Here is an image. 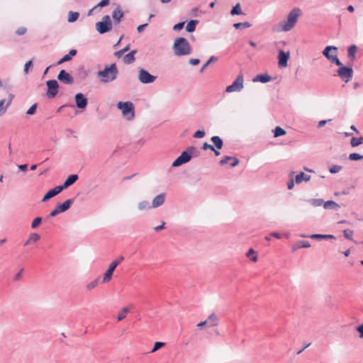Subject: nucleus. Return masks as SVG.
Wrapping results in <instances>:
<instances>
[{"label": "nucleus", "mask_w": 363, "mask_h": 363, "mask_svg": "<svg viewBox=\"0 0 363 363\" xmlns=\"http://www.w3.org/2000/svg\"><path fill=\"white\" fill-rule=\"evenodd\" d=\"M118 70L115 63L106 66L103 70L97 72V77L101 83L108 84L116 79Z\"/></svg>", "instance_id": "f257e3e1"}, {"label": "nucleus", "mask_w": 363, "mask_h": 363, "mask_svg": "<svg viewBox=\"0 0 363 363\" xmlns=\"http://www.w3.org/2000/svg\"><path fill=\"white\" fill-rule=\"evenodd\" d=\"M301 14V10L299 8H294L289 13L286 20H284L279 23L280 30L287 32L291 30L296 25Z\"/></svg>", "instance_id": "f03ea898"}, {"label": "nucleus", "mask_w": 363, "mask_h": 363, "mask_svg": "<svg viewBox=\"0 0 363 363\" xmlns=\"http://www.w3.org/2000/svg\"><path fill=\"white\" fill-rule=\"evenodd\" d=\"M174 52L177 56L191 54V48L188 40L184 38H178L173 45Z\"/></svg>", "instance_id": "7ed1b4c3"}, {"label": "nucleus", "mask_w": 363, "mask_h": 363, "mask_svg": "<svg viewBox=\"0 0 363 363\" xmlns=\"http://www.w3.org/2000/svg\"><path fill=\"white\" fill-rule=\"evenodd\" d=\"M198 151L194 146L188 147L186 151L182 154L173 162L172 166L174 167H179L185 163L189 162L192 157L198 155Z\"/></svg>", "instance_id": "20e7f679"}, {"label": "nucleus", "mask_w": 363, "mask_h": 363, "mask_svg": "<svg viewBox=\"0 0 363 363\" xmlns=\"http://www.w3.org/2000/svg\"><path fill=\"white\" fill-rule=\"evenodd\" d=\"M117 108L122 111L123 116L127 120H132L135 116L133 104L130 101H119L117 104Z\"/></svg>", "instance_id": "39448f33"}, {"label": "nucleus", "mask_w": 363, "mask_h": 363, "mask_svg": "<svg viewBox=\"0 0 363 363\" xmlns=\"http://www.w3.org/2000/svg\"><path fill=\"white\" fill-rule=\"evenodd\" d=\"M96 29L100 34H104L112 29V23L110 16L106 15L102 18L101 21L96 23Z\"/></svg>", "instance_id": "423d86ee"}, {"label": "nucleus", "mask_w": 363, "mask_h": 363, "mask_svg": "<svg viewBox=\"0 0 363 363\" xmlns=\"http://www.w3.org/2000/svg\"><path fill=\"white\" fill-rule=\"evenodd\" d=\"M124 260V257L121 255L118 257L115 260H113L109 265L108 269L104 273L102 282L106 283L109 281L113 276V273L117 266Z\"/></svg>", "instance_id": "0eeeda50"}, {"label": "nucleus", "mask_w": 363, "mask_h": 363, "mask_svg": "<svg viewBox=\"0 0 363 363\" xmlns=\"http://www.w3.org/2000/svg\"><path fill=\"white\" fill-rule=\"evenodd\" d=\"M74 201V199L72 198L66 200L62 203L57 204L55 209L50 213L47 218L56 216L57 214L67 211L69 209Z\"/></svg>", "instance_id": "6e6552de"}, {"label": "nucleus", "mask_w": 363, "mask_h": 363, "mask_svg": "<svg viewBox=\"0 0 363 363\" xmlns=\"http://www.w3.org/2000/svg\"><path fill=\"white\" fill-rule=\"evenodd\" d=\"M138 72V80L143 84H151L157 79L156 76L152 75L143 68H140Z\"/></svg>", "instance_id": "1a4fd4ad"}, {"label": "nucleus", "mask_w": 363, "mask_h": 363, "mask_svg": "<svg viewBox=\"0 0 363 363\" xmlns=\"http://www.w3.org/2000/svg\"><path fill=\"white\" fill-rule=\"evenodd\" d=\"M338 76L345 82H348L353 75V69L352 67L341 65L337 69Z\"/></svg>", "instance_id": "9d476101"}, {"label": "nucleus", "mask_w": 363, "mask_h": 363, "mask_svg": "<svg viewBox=\"0 0 363 363\" xmlns=\"http://www.w3.org/2000/svg\"><path fill=\"white\" fill-rule=\"evenodd\" d=\"M243 82L244 79L242 75H238L233 84L226 87L225 91L230 93L241 91L243 88Z\"/></svg>", "instance_id": "9b49d317"}, {"label": "nucleus", "mask_w": 363, "mask_h": 363, "mask_svg": "<svg viewBox=\"0 0 363 363\" xmlns=\"http://www.w3.org/2000/svg\"><path fill=\"white\" fill-rule=\"evenodd\" d=\"M48 86L47 96L48 98H54L58 92L59 84L55 79L48 80L46 82Z\"/></svg>", "instance_id": "f8f14e48"}, {"label": "nucleus", "mask_w": 363, "mask_h": 363, "mask_svg": "<svg viewBox=\"0 0 363 363\" xmlns=\"http://www.w3.org/2000/svg\"><path fill=\"white\" fill-rule=\"evenodd\" d=\"M76 106L78 108L84 109L86 107L88 100L82 93H77L74 96Z\"/></svg>", "instance_id": "ddd939ff"}, {"label": "nucleus", "mask_w": 363, "mask_h": 363, "mask_svg": "<svg viewBox=\"0 0 363 363\" xmlns=\"http://www.w3.org/2000/svg\"><path fill=\"white\" fill-rule=\"evenodd\" d=\"M57 79L65 84H72L74 82V78L64 69L59 72Z\"/></svg>", "instance_id": "4468645a"}, {"label": "nucleus", "mask_w": 363, "mask_h": 363, "mask_svg": "<svg viewBox=\"0 0 363 363\" xmlns=\"http://www.w3.org/2000/svg\"><path fill=\"white\" fill-rule=\"evenodd\" d=\"M290 57L289 51L285 52L282 50H280L278 55V65L279 67H285L287 66V62Z\"/></svg>", "instance_id": "2eb2a0df"}, {"label": "nucleus", "mask_w": 363, "mask_h": 363, "mask_svg": "<svg viewBox=\"0 0 363 363\" xmlns=\"http://www.w3.org/2000/svg\"><path fill=\"white\" fill-rule=\"evenodd\" d=\"M79 177L77 174H71L69 175L62 185H60L59 187L61 188V190L63 191L65 189L68 188L71 185H72L74 183H75Z\"/></svg>", "instance_id": "dca6fc26"}, {"label": "nucleus", "mask_w": 363, "mask_h": 363, "mask_svg": "<svg viewBox=\"0 0 363 363\" xmlns=\"http://www.w3.org/2000/svg\"><path fill=\"white\" fill-rule=\"evenodd\" d=\"M62 191L61 188L59 186H55V188L49 190L43 196L42 201L45 202L50 199L51 198L55 196L58 194Z\"/></svg>", "instance_id": "f3484780"}, {"label": "nucleus", "mask_w": 363, "mask_h": 363, "mask_svg": "<svg viewBox=\"0 0 363 363\" xmlns=\"http://www.w3.org/2000/svg\"><path fill=\"white\" fill-rule=\"evenodd\" d=\"M229 161H231L230 167H234L239 164V160L235 157L224 156L219 162L220 165L227 164Z\"/></svg>", "instance_id": "a211bd4d"}, {"label": "nucleus", "mask_w": 363, "mask_h": 363, "mask_svg": "<svg viewBox=\"0 0 363 363\" xmlns=\"http://www.w3.org/2000/svg\"><path fill=\"white\" fill-rule=\"evenodd\" d=\"M165 199V194H160L157 196H156L152 202V208H157L160 206H162Z\"/></svg>", "instance_id": "6ab92c4d"}, {"label": "nucleus", "mask_w": 363, "mask_h": 363, "mask_svg": "<svg viewBox=\"0 0 363 363\" xmlns=\"http://www.w3.org/2000/svg\"><path fill=\"white\" fill-rule=\"evenodd\" d=\"M112 17L116 23H119L123 17V12L121 11L120 6H118L116 9L112 13Z\"/></svg>", "instance_id": "aec40b11"}, {"label": "nucleus", "mask_w": 363, "mask_h": 363, "mask_svg": "<svg viewBox=\"0 0 363 363\" xmlns=\"http://www.w3.org/2000/svg\"><path fill=\"white\" fill-rule=\"evenodd\" d=\"M311 247V244L308 241L298 240L292 245V251L295 252L300 248H308Z\"/></svg>", "instance_id": "412c9836"}, {"label": "nucleus", "mask_w": 363, "mask_h": 363, "mask_svg": "<svg viewBox=\"0 0 363 363\" xmlns=\"http://www.w3.org/2000/svg\"><path fill=\"white\" fill-rule=\"evenodd\" d=\"M206 320H208V328L217 326L219 323V319H218V316L214 313H211L208 317V319Z\"/></svg>", "instance_id": "4be33fe9"}, {"label": "nucleus", "mask_w": 363, "mask_h": 363, "mask_svg": "<svg viewBox=\"0 0 363 363\" xmlns=\"http://www.w3.org/2000/svg\"><path fill=\"white\" fill-rule=\"evenodd\" d=\"M77 55V50L74 49H72L69 50V53L63 56L57 62V65L62 64L65 62L69 61L72 57Z\"/></svg>", "instance_id": "5701e85b"}, {"label": "nucleus", "mask_w": 363, "mask_h": 363, "mask_svg": "<svg viewBox=\"0 0 363 363\" xmlns=\"http://www.w3.org/2000/svg\"><path fill=\"white\" fill-rule=\"evenodd\" d=\"M137 50H134L126 54L123 57V62L127 65L132 64L134 62L135 58V55L136 54Z\"/></svg>", "instance_id": "b1692460"}, {"label": "nucleus", "mask_w": 363, "mask_h": 363, "mask_svg": "<svg viewBox=\"0 0 363 363\" xmlns=\"http://www.w3.org/2000/svg\"><path fill=\"white\" fill-rule=\"evenodd\" d=\"M271 80L272 77L267 74H258L252 79L254 82H260L262 83H267Z\"/></svg>", "instance_id": "393cba45"}, {"label": "nucleus", "mask_w": 363, "mask_h": 363, "mask_svg": "<svg viewBox=\"0 0 363 363\" xmlns=\"http://www.w3.org/2000/svg\"><path fill=\"white\" fill-rule=\"evenodd\" d=\"M13 97V96L12 94L9 95V99L8 100L5 106H4V104L5 103V99L0 100V116L4 114L6 111L7 108L9 107V106L11 104V103L12 101Z\"/></svg>", "instance_id": "a878e982"}, {"label": "nucleus", "mask_w": 363, "mask_h": 363, "mask_svg": "<svg viewBox=\"0 0 363 363\" xmlns=\"http://www.w3.org/2000/svg\"><path fill=\"white\" fill-rule=\"evenodd\" d=\"M337 48L335 46L329 45L325 48V49L323 51V55L329 60L330 58H332L333 54H330V51L333 50V52H335L337 51Z\"/></svg>", "instance_id": "bb28decb"}, {"label": "nucleus", "mask_w": 363, "mask_h": 363, "mask_svg": "<svg viewBox=\"0 0 363 363\" xmlns=\"http://www.w3.org/2000/svg\"><path fill=\"white\" fill-rule=\"evenodd\" d=\"M357 50V47L355 45H350L347 49V57L351 61L355 59V54Z\"/></svg>", "instance_id": "cd10ccee"}, {"label": "nucleus", "mask_w": 363, "mask_h": 363, "mask_svg": "<svg viewBox=\"0 0 363 363\" xmlns=\"http://www.w3.org/2000/svg\"><path fill=\"white\" fill-rule=\"evenodd\" d=\"M311 179V176L306 174L304 172H300L295 177L297 184L301 183L303 181L308 182Z\"/></svg>", "instance_id": "c85d7f7f"}, {"label": "nucleus", "mask_w": 363, "mask_h": 363, "mask_svg": "<svg viewBox=\"0 0 363 363\" xmlns=\"http://www.w3.org/2000/svg\"><path fill=\"white\" fill-rule=\"evenodd\" d=\"M211 141L214 144V147H216L218 150H220L223 146V140L219 136L211 137Z\"/></svg>", "instance_id": "c756f323"}, {"label": "nucleus", "mask_w": 363, "mask_h": 363, "mask_svg": "<svg viewBox=\"0 0 363 363\" xmlns=\"http://www.w3.org/2000/svg\"><path fill=\"white\" fill-rule=\"evenodd\" d=\"M311 239L320 240V239H333L335 240V237L333 235H323V234H311L309 235Z\"/></svg>", "instance_id": "7c9ffc66"}, {"label": "nucleus", "mask_w": 363, "mask_h": 363, "mask_svg": "<svg viewBox=\"0 0 363 363\" xmlns=\"http://www.w3.org/2000/svg\"><path fill=\"white\" fill-rule=\"evenodd\" d=\"M324 208L325 209H335L340 208L339 204L333 201H328L323 203Z\"/></svg>", "instance_id": "2f4dec72"}, {"label": "nucleus", "mask_w": 363, "mask_h": 363, "mask_svg": "<svg viewBox=\"0 0 363 363\" xmlns=\"http://www.w3.org/2000/svg\"><path fill=\"white\" fill-rule=\"evenodd\" d=\"M198 23L197 20H191L186 26V30L189 33L194 32Z\"/></svg>", "instance_id": "473e14b6"}, {"label": "nucleus", "mask_w": 363, "mask_h": 363, "mask_svg": "<svg viewBox=\"0 0 363 363\" xmlns=\"http://www.w3.org/2000/svg\"><path fill=\"white\" fill-rule=\"evenodd\" d=\"M362 143H363V137H359V138L353 137L350 140V145L353 147L359 146V145H361Z\"/></svg>", "instance_id": "72a5a7b5"}, {"label": "nucleus", "mask_w": 363, "mask_h": 363, "mask_svg": "<svg viewBox=\"0 0 363 363\" xmlns=\"http://www.w3.org/2000/svg\"><path fill=\"white\" fill-rule=\"evenodd\" d=\"M152 208V206L150 205V203L147 201H143L139 202L138 203V209L140 211H145Z\"/></svg>", "instance_id": "f704fd0d"}, {"label": "nucleus", "mask_w": 363, "mask_h": 363, "mask_svg": "<svg viewBox=\"0 0 363 363\" xmlns=\"http://www.w3.org/2000/svg\"><path fill=\"white\" fill-rule=\"evenodd\" d=\"M79 16V13L78 12L69 11L68 13V21L69 23H73L76 21Z\"/></svg>", "instance_id": "c9c22d12"}, {"label": "nucleus", "mask_w": 363, "mask_h": 363, "mask_svg": "<svg viewBox=\"0 0 363 363\" xmlns=\"http://www.w3.org/2000/svg\"><path fill=\"white\" fill-rule=\"evenodd\" d=\"M273 132H274V136L275 138L284 135L286 133V130H284L282 128H281L279 126H277L274 128V130H273Z\"/></svg>", "instance_id": "e433bc0d"}, {"label": "nucleus", "mask_w": 363, "mask_h": 363, "mask_svg": "<svg viewBox=\"0 0 363 363\" xmlns=\"http://www.w3.org/2000/svg\"><path fill=\"white\" fill-rule=\"evenodd\" d=\"M242 13H243L241 10L240 4H237L235 6L233 7L232 10L230 11V14L232 16L240 15Z\"/></svg>", "instance_id": "4c0bfd02"}, {"label": "nucleus", "mask_w": 363, "mask_h": 363, "mask_svg": "<svg viewBox=\"0 0 363 363\" xmlns=\"http://www.w3.org/2000/svg\"><path fill=\"white\" fill-rule=\"evenodd\" d=\"M99 280H100V277H97L94 280L91 281L90 283L87 284L86 286V289L90 291V290H92L93 289H94L95 287H96L99 284Z\"/></svg>", "instance_id": "58836bf2"}, {"label": "nucleus", "mask_w": 363, "mask_h": 363, "mask_svg": "<svg viewBox=\"0 0 363 363\" xmlns=\"http://www.w3.org/2000/svg\"><path fill=\"white\" fill-rule=\"evenodd\" d=\"M308 202L310 203L313 206H320L324 203V201L321 199H311L308 200Z\"/></svg>", "instance_id": "ea45409f"}, {"label": "nucleus", "mask_w": 363, "mask_h": 363, "mask_svg": "<svg viewBox=\"0 0 363 363\" xmlns=\"http://www.w3.org/2000/svg\"><path fill=\"white\" fill-rule=\"evenodd\" d=\"M251 26V23H250L249 22L236 23L233 24V27L236 29L250 28Z\"/></svg>", "instance_id": "a19ab883"}, {"label": "nucleus", "mask_w": 363, "mask_h": 363, "mask_svg": "<svg viewBox=\"0 0 363 363\" xmlns=\"http://www.w3.org/2000/svg\"><path fill=\"white\" fill-rule=\"evenodd\" d=\"M218 60V57L216 56H211L209 60L201 67L200 69V72H203L205 69L211 63L213 62H216Z\"/></svg>", "instance_id": "79ce46f5"}, {"label": "nucleus", "mask_w": 363, "mask_h": 363, "mask_svg": "<svg viewBox=\"0 0 363 363\" xmlns=\"http://www.w3.org/2000/svg\"><path fill=\"white\" fill-rule=\"evenodd\" d=\"M128 311H129L128 308H127V307L123 308L121 311L119 312V313L118 314L117 320L118 321L123 320L125 318V313H128Z\"/></svg>", "instance_id": "37998d69"}, {"label": "nucleus", "mask_w": 363, "mask_h": 363, "mask_svg": "<svg viewBox=\"0 0 363 363\" xmlns=\"http://www.w3.org/2000/svg\"><path fill=\"white\" fill-rule=\"evenodd\" d=\"M110 3V0H101L95 7H94L91 10L89 11V15H91L93 10L96 9L97 7H104L108 5Z\"/></svg>", "instance_id": "c03bdc74"}, {"label": "nucleus", "mask_w": 363, "mask_h": 363, "mask_svg": "<svg viewBox=\"0 0 363 363\" xmlns=\"http://www.w3.org/2000/svg\"><path fill=\"white\" fill-rule=\"evenodd\" d=\"M255 252L253 249H250L247 254H246V256L250 258L252 262H256L257 260V257L255 255Z\"/></svg>", "instance_id": "a18cd8bd"}, {"label": "nucleus", "mask_w": 363, "mask_h": 363, "mask_svg": "<svg viewBox=\"0 0 363 363\" xmlns=\"http://www.w3.org/2000/svg\"><path fill=\"white\" fill-rule=\"evenodd\" d=\"M332 63L336 65L337 66H341L342 65V62L340 61V60L337 57V52H333V55L332 56V58L329 60Z\"/></svg>", "instance_id": "49530a36"}, {"label": "nucleus", "mask_w": 363, "mask_h": 363, "mask_svg": "<svg viewBox=\"0 0 363 363\" xmlns=\"http://www.w3.org/2000/svg\"><path fill=\"white\" fill-rule=\"evenodd\" d=\"M363 159V155L358 153H351L349 155V160L352 161H357Z\"/></svg>", "instance_id": "de8ad7c7"}, {"label": "nucleus", "mask_w": 363, "mask_h": 363, "mask_svg": "<svg viewBox=\"0 0 363 363\" xmlns=\"http://www.w3.org/2000/svg\"><path fill=\"white\" fill-rule=\"evenodd\" d=\"M353 234H354V233L351 230L347 229V230H343L344 237L347 240H352Z\"/></svg>", "instance_id": "09e8293b"}, {"label": "nucleus", "mask_w": 363, "mask_h": 363, "mask_svg": "<svg viewBox=\"0 0 363 363\" xmlns=\"http://www.w3.org/2000/svg\"><path fill=\"white\" fill-rule=\"evenodd\" d=\"M40 235L35 233H31L28 238L29 241H30L31 242H36L40 240Z\"/></svg>", "instance_id": "8fccbe9b"}, {"label": "nucleus", "mask_w": 363, "mask_h": 363, "mask_svg": "<svg viewBox=\"0 0 363 363\" xmlns=\"http://www.w3.org/2000/svg\"><path fill=\"white\" fill-rule=\"evenodd\" d=\"M41 222H42V218H41V217H37V218H35L33 220V222H32V223H31V228H32L33 229L36 228H37V227L40 224V223H41Z\"/></svg>", "instance_id": "3c124183"}, {"label": "nucleus", "mask_w": 363, "mask_h": 363, "mask_svg": "<svg viewBox=\"0 0 363 363\" xmlns=\"http://www.w3.org/2000/svg\"><path fill=\"white\" fill-rule=\"evenodd\" d=\"M165 343L162 342H156L154 345L153 348L151 350V352H155L159 349L162 348L163 346H164Z\"/></svg>", "instance_id": "603ef678"}, {"label": "nucleus", "mask_w": 363, "mask_h": 363, "mask_svg": "<svg viewBox=\"0 0 363 363\" xmlns=\"http://www.w3.org/2000/svg\"><path fill=\"white\" fill-rule=\"evenodd\" d=\"M341 169H342V167L341 166H340V165H333V167H331L330 168L329 172L331 174H335V173L339 172Z\"/></svg>", "instance_id": "864d4df0"}, {"label": "nucleus", "mask_w": 363, "mask_h": 363, "mask_svg": "<svg viewBox=\"0 0 363 363\" xmlns=\"http://www.w3.org/2000/svg\"><path fill=\"white\" fill-rule=\"evenodd\" d=\"M37 106V104H34L33 105H32L26 111V114L33 115L36 111Z\"/></svg>", "instance_id": "5fc2aeb1"}, {"label": "nucleus", "mask_w": 363, "mask_h": 363, "mask_svg": "<svg viewBox=\"0 0 363 363\" xmlns=\"http://www.w3.org/2000/svg\"><path fill=\"white\" fill-rule=\"evenodd\" d=\"M204 135L205 132L201 130H196L194 134V137L196 138H202L203 137H204Z\"/></svg>", "instance_id": "6e6d98bb"}, {"label": "nucleus", "mask_w": 363, "mask_h": 363, "mask_svg": "<svg viewBox=\"0 0 363 363\" xmlns=\"http://www.w3.org/2000/svg\"><path fill=\"white\" fill-rule=\"evenodd\" d=\"M184 22H179L174 26L173 30H176V31H179L184 28Z\"/></svg>", "instance_id": "4d7b16f0"}, {"label": "nucleus", "mask_w": 363, "mask_h": 363, "mask_svg": "<svg viewBox=\"0 0 363 363\" xmlns=\"http://www.w3.org/2000/svg\"><path fill=\"white\" fill-rule=\"evenodd\" d=\"M203 150H214V146L212 145H210L207 143H204L202 145V147H201Z\"/></svg>", "instance_id": "13d9d810"}, {"label": "nucleus", "mask_w": 363, "mask_h": 363, "mask_svg": "<svg viewBox=\"0 0 363 363\" xmlns=\"http://www.w3.org/2000/svg\"><path fill=\"white\" fill-rule=\"evenodd\" d=\"M33 65V62L32 60H29L28 61L26 64H25V66H24V72L25 73H28V69L30 67H31Z\"/></svg>", "instance_id": "bf43d9fd"}, {"label": "nucleus", "mask_w": 363, "mask_h": 363, "mask_svg": "<svg viewBox=\"0 0 363 363\" xmlns=\"http://www.w3.org/2000/svg\"><path fill=\"white\" fill-rule=\"evenodd\" d=\"M26 32V29L25 28H19L16 31V34L19 35H22L23 34H25V33Z\"/></svg>", "instance_id": "052dcab7"}, {"label": "nucleus", "mask_w": 363, "mask_h": 363, "mask_svg": "<svg viewBox=\"0 0 363 363\" xmlns=\"http://www.w3.org/2000/svg\"><path fill=\"white\" fill-rule=\"evenodd\" d=\"M23 270V269H21L20 270V272H18V273L14 276V278H13V279H14V280H15V281H18V280H19V279H21Z\"/></svg>", "instance_id": "680f3d73"}, {"label": "nucleus", "mask_w": 363, "mask_h": 363, "mask_svg": "<svg viewBox=\"0 0 363 363\" xmlns=\"http://www.w3.org/2000/svg\"><path fill=\"white\" fill-rule=\"evenodd\" d=\"M331 121V119H329V120H328V121H327V120H322V121H320L318 122V128H320L323 127V126L326 124V123H327L328 121Z\"/></svg>", "instance_id": "e2e57ef3"}, {"label": "nucleus", "mask_w": 363, "mask_h": 363, "mask_svg": "<svg viewBox=\"0 0 363 363\" xmlns=\"http://www.w3.org/2000/svg\"><path fill=\"white\" fill-rule=\"evenodd\" d=\"M147 26V23H144V24H142V25H140L139 26H138L137 28V30L138 33H141L143 31V30L145 29V27Z\"/></svg>", "instance_id": "0e129e2a"}, {"label": "nucleus", "mask_w": 363, "mask_h": 363, "mask_svg": "<svg viewBox=\"0 0 363 363\" xmlns=\"http://www.w3.org/2000/svg\"><path fill=\"white\" fill-rule=\"evenodd\" d=\"M200 62V60L199 59H190L189 60V64L192 65H197Z\"/></svg>", "instance_id": "69168bd1"}, {"label": "nucleus", "mask_w": 363, "mask_h": 363, "mask_svg": "<svg viewBox=\"0 0 363 363\" xmlns=\"http://www.w3.org/2000/svg\"><path fill=\"white\" fill-rule=\"evenodd\" d=\"M164 225H165V222L162 221V225L155 227L154 230L155 231H160V230H162L164 228Z\"/></svg>", "instance_id": "338daca9"}, {"label": "nucleus", "mask_w": 363, "mask_h": 363, "mask_svg": "<svg viewBox=\"0 0 363 363\" xmlns=\"http://www.w3.org/2000/svg\"><path fill=\"white\" fill-rule=\"evenodd\" d=\"M356 330L359 333V337L363 338V328L360 326H358Z\"/></svg>", "instance_id": "774afa93"}]
</instances>
